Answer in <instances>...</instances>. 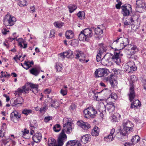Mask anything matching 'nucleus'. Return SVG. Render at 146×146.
<instances>
[{
	"instance_id": "obj_1",
	"label": "nucleus",
	"mask_w": 146,
	"mask_h": 146,
	"mask_svg": "<svg viewBox=\"0 0 146 146\" xmlns=\"http://www.w3.org/2000/svg\"><path fill=\"white\" fill-rule=\"evenodd\" d=\"M123 125V130L121 129H119V132H117L116 135L119 139H123L127 134L133 131V125L130 121L128 120H124Z\"/></svg>"
},
{
	"instance_id": "obj_2",
	"label": "nucleus",
	"mask_w": 146,
	"mask_h": 146,
	"mask_svg": "<svg viewBox=\"0 0 146 146\" xmlns=\"http://www.w3.org/2000/svg\"><path fill=\"white\" fill-rule=\"evenodd\" d=\"M93 35L92 31L90 28H86L82 30L79 35L80 41H88Z\"/></svg>"
},
{
	"instance_id": "obj_3",
	"label": "nucleus",
	"mask_w": 146,
	"mask_h": 146,
	"mask_svg": "<svg viewBox=\"0 0 146 146\" xmlns=\"http://www.w3.org/2000/svg\"><path fill=\"white\" fill-rule=\"evenodd\" d=\"M122 38H118L115 41H114L112 45L111 46V48L114 49L115 50V51L114 52V54L113 55L114 57L116 59L115 60V63L117 65H119L121 62L120 58V56L121 55V54L120 53V51L119 49H117V48L115 47L114 45L117 44L119 39H121Z\"/></svg>"
},
{
	"instance_id": "obj_4",
	"label": "nucleus",
	"mask_w": 146,
	"mask_h": 146,
	"mask_svg": "<svg viewBox=\"0 0 146 146\" xmlns=\"http://www.w3.org/2000/svg\"><path fill=\"white\" fill-rule=\"evenodd\" d=\"M84 117L86 118H93L97 114V111L93 107H90L85 109L84 111Z\"/></svg>"
},
{
	"instance_id": "obj_5",
	"label": "nucleus",
	"mask_w": 146,
	"mask_h": 146,
	"mask_svg": "<svg viewBox=\"0 0 146 146\" xmlns=\"http://www.w3.org/2000/svg\"><path fill=\"white\" fill-rule=\"evenodd\" d=\"M16 20L15 18L10 15H5L3 20L4 24L5 26H12L13 25Z\"/></svg>"
},
{
	"instance_id": "obj_6",
	"label": "nucleus",
	"mask_w": 146,
	"mask_h": 146,
	"mask_svg": "<svg viewBox=\"0 0 146 146\" xmlns=\"http://www.w3.org/2000/svg\"><path fill=\"white\" fill-rule=\"evenodd\" d=\"M124 71L128 73L133 72L135 71L137 68L133 61L128 62L124 67Z\"/></svg>"
},
{
	"instance_id": "obj_7",
	"label": "nucleus",
	"mask_w": 146,
	"mask_h": 146,
	"mask_svg": "<svg viewBox=\"0 0 146 146\" xmlns=\"http://www.w3.org/2000/svg\"><path fill=\"white\" fill-rule=\"evenodd\" d=\"M72 124L71 122L68 121L67 118L63 119V129L62 130H64V133L66 132L67 133H69L72 131Z\"/></svg>"
},
{
	"instance_id": "obj_8",
	"label": "nucleus",
	"mask_w": 146,
	"mask_h": 146,
	"mask_svg": "<svg viewBox=\"0 0 146 146\" xmlns=\"http://www.w3.org/2000/svg\"><path fill=\"white\" fill-rule=\"evenodd\" d=\"M121 8L122 9L121 13L124 17L129 16L130 12L132 11L131 6L129 4H125L122 5Z\"/></svg>"
},
{
	"instance_id": "obj_9",
	"label": "nucleus",
	"mask_w": 146,
	"mask_h": 146,
	"mask_svg": "<svg viewBox=\"0 0 146 146\" xmlns=\"http://www.w3.org/2000/svg\"><path fill=\"white\" fill-rule=\"evenodd\" d=\"M67 138V136L64 132V130H62L58 138L57 146H62L64 143L66 141Z\"/></svg>"
},
{
	"instance_id": "obj_10",
	"label": "nucleus",
	"mask_w": 146,
	"mask_h": 146,
	"mask_svg": "<svg viewBox=\"0 0 146 146\" xmlns=\"http://www.w3.org/2000/svg\"><path fill=\"white\" fill-rule=\"evenodd\" d=\"M108 70L106 69L100 68L96 70L95 74L96 77H101L108 74Z\"/></svg>"
},
{
	"instance_id": "obj_11",
	"label": "nucleus",
	"mask_w": 146,
	"mask_h": 146,
	"mask_svg": "<svg viewBox=\"0 0 146 146\" xmlns=\"http://www.w3.org/2000/svg\"><path fill=\"white\" fill-rule=\"evenodd\" d=\"M10 117L11 121L16 123L18 122L21 115L17 111L14 110L11 113Z\"/></svg>"
},
{
	"instance_id": "obj_12",
	"label": "nucleus",
	"mask_w": 146,
	"mask_h": 146,
	"mask_svg": "<svg viewBox=\"0 0 146 146\" xmlns=\"http://www.w3.org/2000/svg\"><path fill=\"white\" fill-rule=\"evenodd\" d=\"M129 88V99L130 102L132 101L135 97V93L134 89L133 83H130Z\"/></svg>"
},
{
	"instance_id": "obj_13",
	"label": "nucleus",
	"mask_w": 146,
	"mask_h": 146,
	"mask_svg": "<svg viewBox=\"0 0 146 146\" xmlns=\"http://www.w3.org/2000/svg\"><path fill=\"white\" fill-rule=\"evenodd\" d=\"M77 125L84 130H87L90 127V125L87 123L84 122L82 120L78 121L77 122Z\"/></svg>"
},
{
	"instance_id": "obj_14",
	"label": "nucleus",
	"mask_w": 146,
	"mask_h": 146,
	"mask_svg": "<svg viewBox=\"0 0 146 146\" xmlns=\"http://www.w3.org/2000/svg\"><path fill=\"white\" fill-rule=\"evenodd\" d=\"M115 130L114 129H112L110 131V134L107 137H104V139L107 141H111L114 139L115 135L114 134Z\"/></svg>"
},
{
	"instance_id": "obj_15",
	"label": "nucleus",
	"mask_w": 146,
	"mask_h": 146,
	"mask_svg": "<svg viewBox=\"0 0 146 146\" xmlns=\"http://www.w3.org/2000/svg\"><path fill=\"white\" fill-rule=\"evenodd\" d=\"M24 102L23 98L21 97H19L14 100L13 106L15 107L21 106H22Z\"/></svg>"
},
{
	"instance_id": "obj_16",
	"label": "nucleus",
	"mask_w": 146,
	"mask_h": 146,
	"mask_svg": "<svg viewBox=\"0 0 146 146\" xmlns=\"http://www.w3.org/2000/svg\"><path fill=\"white\" fill-rule=\"evenodd\" d=\"M81 144L79 141L76 140H70L66 143V146H81Z\"/></svg>"
},
{
	"instance_id": "obj_17",
	"label": "nucleus",
	"mask_w": 146,
	"mask_h": 146,
	"mask_svg": "<svg viewBox=\"0 0 146 146\" xmlns=\"http://www.w3.org/2000/svg\"><path fill=\"white\" fill-rule=\"evenodd\" d=\"M104 56L106 60H107L111 64L112 61H113L115 62L116 59L113 54L108 53L106 54Z\"/></svg>"
},
{
	"instance_id": "obj_18",
	"label": "nucleus",
	"mask_w": 146,
	"mask_h": 146,
	"mask_svg": "<svg viewBox=\"0 0 146 146\" xmlns=\"http://www.w3.org/2000/svg\"><path fill=\"white\" fill-rule=\"evenodd\" d=\"M50 102L49 103V106L52 108H57L59 106V103L56 99H49Z\"/></svg>"
},
{
	"instance_id": "obj_19",
	"label": "nucleus",
	"mask_w": 146,
	"mask_h": 146,
	"mask_svg": "<svg viewBox=\"0 0 146 146\" xmlns=\"http://www.w3.org/2000/svg\"><path fill=\"white\" fill-rule=\"evenodd\" d=\"M42 139V135L40 133H36L32 137L33 140L36 143L40 142Z\"/></svg>"
},
{
	"instance_id": "obj_20",
	"label": "nucleus",
	"mask_w": 146,
	"mask_h": 146,
	"mask_svg": "<svg viewBox=\"0 0 146 146\" xmlns=\"http://www.w3.org/2000/svg\"><path fill=\"white\" fill-rule=\"evenodd\" d=\"M115 76L114 75L111 74L107 78V81L109 82L111 86H114L115 85L114 82H115L116 81L115 80Z\"/></svg>"
},
{
	"instance_id": "obj_21",
	"label": "nucleus",
	"mask_w": 146,
	"mask_h": 146,
	"mask_svg": "<svg viewBox=\"0 0 146 146\" xmlns=\"http://www.w3.org/2000/svg\"><path fill=\"white\" fill-rule=\"evenodd\" d=\"M138 20V16L135 15H133L129 17V20L132 25H134Z\"/></svg>"
},
{
	"instance_id": "obj_22",
	"label": "nucleus",
	"mask_w": 146,
	"mask_h": 146,
	"mask_svg": "<svg viewBox=\"0 0 146 146\" xmlns=\"http://www.w3.org/2000/svg\"><path fill=\"white\" fill-rule=\"evenodd\" d=\"M141 104L140 101L139 100H136L133 101L132 104H131V108H137L140 107L141 106Z\"/></svg>"
},
{
	"instance_id": "obj_23",
	"label": "nucleus",
	"mask_w": 146,
	"mask_h": 146,
	"mask_svg": "<svg viewBox=\"0 0 146 146\" xmlns=\"http://www.w3.org/2000/svg\"><path fill=\"white\" fill-rule=\"evenodd\" d=\"M74 35L73 32L71 30H68L66 31L65 33V36L68 39L72 38Z\"/></svg>"
},
{
	"instance_id": "obj_24",
	"label": "nucleus",
	"mask_w": 146,
	"mask_h": 146,
	"mask_svg": "<svg viewBox=\"0 0 146 146\" xmlns=\"http://www.w3.org/2000/svg\"><path fill=\"white\" fill-rule=\"evenodd\" d=\"M123 42L122 43H120V48H119V50L123 48L127 45L128 46H129V42L127 38H124V39H123Z\"/></svg>"
},
{
	"instance_id": "obj_25",
	"label": "nucleus",
	"mask_w": 146,
	"mask_h": 146,
	"mask_svg": "<svg viewBox=\"0 0 146 146\" xmlns=\"http://www.w3.org/2000/svg\"><path fill=\"white\" fill-rule=\"evenodd\" d=\"M100 131V129L97 126L94 127L92 130L91 134L93 136H97L98 135Z\"/></svg>"
},
{
	"instance_id": "obj_26",
	"label": "nucleus",
	"mask_w": 146,
	"mask_h": 146,
	"mask_svg": "<svg viewBox=\"0 0 146 146\" xmlns=\"http://www.w3.org/2000/svg\"><path fill=\"white\" fill-rule=\"evenodd\" d=\"M95 35H96L97 37H98L99 36L103 33V30L100 27H98L94 29Z\"/></svg>"
},
{
	"instance_id": "obj_27",
	"label": "nucleus",
	"mask_w": 146,
	"mask_h": 146,
	"mask_svg": "<svg viewBox=\"0 0 146 146\" xmlns=\"http://www.w3.org/2000/svg\"><path fill=\"white\" fill-rule=\"evenodd\" d=\"M90 138L88 135H85L82 137L81 139V142L84 144H86L88 141H90Z\"/></svg>"
},
{
	"instance_id": "obj_28",
	"label": "nucleus",
	"mask_w": 146,
	"mask_h": 146,
	"mask_svg": "<svg viewBox=\"0 0 146 146\" xmlns=\"http://www.w3.org/2000/svg\"><path fill=\"white\" fill-rule=\"evenodd\" d=\"M56 140L54 139L52 137H50L48 139V146H56Z\"/></svg>"
},
{
	"instance_id": "obj_29",
	"label": "nucleus",
	"mask_w": 146,
	"mask_h": 146,
	"mask_svg": "<svg viewBox=\"0 0 146 146\" xmlns=\"http://www.w3.org/2000/svg\"><path fill=\"white\" fill-rule=\"evenodd\" d=\"M140 139V137L138 135H136L133 137L131 141L133 144H135L139 141Z\"/></svg>"
},
{
	"instance_id": "obj_30",
	"label": "nucleus",
	"mask_w": 146,
	"mask_h": 146,
	"mask_svg": "<svg viewBox=\"0 0 146 146\" xmlns=\"http://www.w3.org/2000/svg\"><path fill=\"white\" fill-rule=\"evenodd\" d=\"M111 117L113 121L116 122L120 119L121 115L118 113H115Z\"/></svg>"
},
{
	"instance_id": "obj_31",
	"label": "nucleus",
	"mask_w": 146,
	"mask_h": 146,
	"mask_svg": "<svg viewBox=\"0 0 146 146\" xmlns=\"http://www.w3.org/2000/svg\"><path fill=\"white\" fill-rule=\"evenodd\" d=\"M29 71L31 74L35 76H37L40 72L38 69L36 68H32Z\"/></svg>"
},
{
	"instance_id": "obj_32",
	"label": "nucleus",
	"mask_w": 146,
	"mask_h": 146,
	"mask_svg": "<svg viewBox=\"0 0 146 146\" xmlns=\"http://www.w3.org/2000/svg\"><path fill=\"white\" fill-rule=\"evenodd\" d=\"M68 7L69 9V11L70 13L74 12L77 8V6L73 4H70Z\"/></svg>"
},
{
	"instance_id": "obj_33",
	"label": "nucleus",
	"mask_w": 146,
	"mask_h": 146,
	"mask_svg": "<svg viewBox=\"0 0 146 146\" xmlns=\"http://www.w3.org/2000/svg\"><path fill=\"white\" fill-rule=\"evenodd\" d=\"M101 62L102 64L105 66H108L111 64L107 60H106L104 56L102 59Z\"/></svg>"
},
{
	"instance_id": "obj_34",
	"label": "nucleus",
	"mask_w": 146,
	"mask_h": 146,
	"mask_svg": "<svg viewBox=\"0 0 146 146\" xmlns=\"http://www.w3.org/2000/svg\"><path fill=\"white\" fill-rule=\"evenodd\" d=\"M29 132V130L26 129H25L24 131H22L21 132L23 137L26 139H29L30 137H26V136L28 135Z\"/></svg>"
},
{
	"instance_id": "obj_35",
	"label": "nucleus",
	"mask_w": 146,
	"mask_h": 146,
	"mask_svg": "<svg viewBox=\"0 0 146 146\" xmlns=\"http://www.w3.org/2000/svg\"><path fill=\"white\" fill-rule=\"evenodd\" d=\"M131 51H130L131 54H134L135 53L138 51V49L135 45H133L131 49Z\"/></svg>"
},
{
	"instance_id": "obj_36",
	"label": "nucleus",
	"mask_w": 146,
	"mask_h": 146,
	"mask_svg": "<svg viewBox=\"0 0 146 146\" xmlns=\"http://www.w3.org/2000/svg\"><path fill=\"white\" fill-rule=\"evenodd\" d=\"M77 16L80 19H83L85 18V13L83 11H80L77 13Z\"/></svg>"
},
{
	"instance_id": "obj_37",
	"label": "nucleus",
	"mask_w": 146,
	"mask_h": 146,
	"mask_svg": "<svg viewBox=\"0 0 146 146\" xmlns=\"http://www.w3.org/2000/svg\"><path fill=\"white\" fill-rule=\"evenodd\" d=\"M134 54H131L129 53L127 54V57L129 58H131L132 60H137L138 59V57L137 55H134Z\"/></svg>"
},
{
	"instance_id": "obj_38",
	"label": "nucleus",
	"mask_w": 146,
	"mask_h": 146,
	"mask_svg": "<svg viewBox=\"0 0 146 146\" xmlns=\"http://www.w3.org/2000/svg\"><path fill=\"white\" fill-rule=\"evenodd\" d=\"M64 23L62 22H56L54 23V26L58 28H60L64 25Z\"/></svg>"
},
{
	"instance_id": "obj_39",
	"label": "nucleus",
	"mask_w": 146,
	"mask_h": 146,
	"mask_svg": "<svg viewBox=\"0 0 146 146\" xmlns=\"http://www.w3.org/2000/svg\"><path fill=\"white\" fill-rule=\"evenodd\" d=\"M60 126L59 124H56L53 127L54 131L56 132H58L60 130Z\"/></svg>"
},
{
	"instance_id": "obj_40",
	"label": "nucleus",
	"mask_w": 146,
	"mask_h": 146,
	"mask_svg": "<svg viewBox=\"0 0 146 146\" xmlns=\"http://www.w3.org/2000/svg\"><path fill=\"white\" fill-rule=\"evenodd\" d=\"M62 68V65L58 63H57L56 64L55 68L56 70L58 72L60 71Z\"/></svg>"
},
{
	"instance_id": "obj_41",
	"label": "nucleus",
	"mask_w": 146,
	"mask_h": 146,
	"mask_svg": "<svg viewBox=\"0 0 146 146\" xmlns=\"http://www.w3.org/2000/svg\"><path fill=\"white\" fill-rule=\"evenodd\" d=\"M27 44L25 43L24 41H23L19 43V46L21 48H25L27 47Z\"/></svg>"
},
{
	"instance_id": "obj_42",
	"label": "nucleus",
	"mask_w": 146,
	"mask_h": 146,
	"mask_svg": "<svg viewBox=\"0 0 146 146\" xmlns=\"http://www.w3.org/2000/svg\"><path fill=\"white\" fill-rule=\"evenodd\" d=\"M32 112V110L30 109H24L22 111V113L26 115L30 113H31Z\"/></svg>"
},
{
	"instance_id": "obj_43",
	"label": "nucleus",
	"mask_w": 146,
	"mask_h": 146,
	"mask_svg": "<svg viewBox=\"0 0 146 146\" xmlns=\"http://www.w3.org/2000/svg\"><path fill=\"white\" fill-rule=\"evenodd\" d=\"M102 54V52L101 50H99V52L97 54L96 57V60L97 62H99L100 60L101 61V55Z\"/></svg>"
},
{
	"instance_id": "obj_44",
	"label": "nucleus",
	"mask_w": 146,
	"mask_h": 146,
	"mask_svg": "<svg viewBox=\"0 0 146 146\" xmlns=\"http://www.w3.org/2000/svg\"><path fill=\"white\" fill-rule=\"evenodd\" d=\"M24 64L25 65V66H23V64L22 63L21 64V66L25 69L26 70L28 69L30 67H32L31 66H30L29 64H28V62H27V61H25V62L24 63Z\"/></svg>"
},
{
	"instance_id": "obj_45",
	"label": "nucleus",
	"mask_w": 146,
	"mask_h": 146,
	"mask_svg": "<svg viewBox=\"0 0 146 146\" xmlns=\"http://www.w3.org/2000/svg\"><path fill=\"white\" fill-rule=\"evenodd\" d=\"M23 92V90L21 88H18L17 91H15L14 94L15 95L18 94L19 96L21 95Z\"/></svg>"
},
{
	"instance_id": "obj_46",
	"label": "nucleus",
	"mask_w": 146,
	"mask_h": 146,
	"mask_svg": "<svg viewBox=\"0 0 146 146\" xmlns=\"http://www.w3.org/2000/svg\"><path fill=\"white\" fill-rule=\"evenodd\" d=\"M26 0H20L19 2V5L20 7L24 6L26 5Z\"/></svg>"
},
{
	"instance_id": "obj_47",
	"label": "nucleus",
	"mask_w": 146,
	"mask_h": 146,
	"mask_svg": "<svg viewBox=\"0 0 146 146\" xmlns=\"http://www.w3.org/2000/svg\"><path fill=\"white\" fill-rule=\"evenodd\" d=\"M29 84L31 88V89H38V86L37 84L30 83Z\"/></svg>"
},
{
	"instance_id": "obj_48",
	"label": "nucleus",
	"mask_w": 146,
	"mask_h": 146,
	"mask_svg": "<svg viewBox=\"0 0 146 146\" xmlns=\"http://www.w3.org/2000/svg\"><path fill=\"white\" fill-rule=\"evenodd\" d=\"M67 53L68 56V58H72L73 57L72 54L73 52L72 51L70 50H68L66 51Z\"/></svg>"
},
{
	"instance_id": "obj_49",
	"label": "nucleus",
	"mask_w": 146,
	"mask_h": 146,
	"mask_svg": "<svg viewBox=\"0 0 146 146\" xmlns=\"http://www.w3.org/2000/svg\"><path fill=\"white\" fill-rule=\"evenodd\" d=\"M95 90H90L88 94L89 96L91 97L94 98L95 96Z\"/></svg>"
},
{
	"instance_id": "obj_50",
	"label": "nucleus",
	"mask_w": 146,
	"mask_h": 146,
	"mask_svg": "<svg viewBox=\"0 0 146 146\" xmlns=\"http://www.w3.org/2000/svg\"><path fill=\"white\" fill-rule=\"evenodd\" d=\"M100 50H101L102 53L103 52H105L106 50V49L105 46H104V44L102 43L101 44H100Z\"/></svg>"
},
{
	"instance_id": "obj_51",
	"label": "nucleus",
	"mask_w": 146,
	"mask_h": 146,
	"mask_svg": "<svg viewBox=\"0 0 146 146\" xmlns=\"http://www.w3.org/2000/svg\"><path fill=\"white\" fill-rule=\"evenodd\" d=\"M60 93L63 96L66 95L67 94V89H61L60 91Z\"/></svg>"
},
{
	"instance_id": "obj_52",
	"label": "nucleus",
	"mask_w": 146,
	"mask_h": 146,
	"mask_svg": "<svg viewBox=\"0 0 146 146\" xmlns=\"http://www.w3.org/2000/svg\"><path fill=\"white\" fill-rule=\"evenodd\" d=\"M52 119V117L50 116H47L45 117L44 119V121L46 122H47L50 120Z\"/></svg>"
},
{
	"instance_id": "obj_53",
	"label": "nucleus",
	"mask_w": 146,
	"mask_h": 146,
	"mask_svg": "<svg viewBox=\"0 0 146 146\" xmlns=\"http://www.w3.org/2000/svg\"><path fill=\"white\" fill-rule=\"evenodd\" d=\"M55 33V31L54 30H52L51 31L50 34L49 35V38H52L54 37V34Z\"/></svg>"
},
{
	"instance_id": "obj_54",
	"label": "nucleus",
	"mask_w": 146,
	"mask_h": 146,
	"mask_svg": "<svg viewBox=\"0 0 146 146\" xmlns=\"http://www.w3.org/2000/svg\"><path fill=\"white\" fill-rule=\"evenodd\" d=\"M114 73L116 74H120L121 75L122 72V70H116L115 69L114 71Z\"/></svg>"
},
{
	"instance_id": "obj_55",
	"label": "nucleus",
	"mask_w": 146,
	"mask_h": 146,
	"mask_svg": "<svg viewBox=\"0 0 146 146\" xmlns=\"http://www.w3.org/2000/svg\"><path fill=\"white\" fill-rule=\"evenodd\" d=\"M109 107L110 108L109 110L113 111L115 110V107L113 103L109 105Z\"/></svg>"
},
{
	"instance_id": "obj_56",
	"label": "nucleus",
	"mask_w": 146,
	"mask_h": 146,
	"mask_svg": "<svg viewBox=\"0 0 146 146\" xmlns=\"http://www.w3.org/2000/svg\"><path fill=\"white\" fill-rule=\"evenodd\" d=\"M131 81H132V82H133L137 80V78L135 76L133 75L131 76Z\"/></svg>"
},
{
	"instance_id": "obj_57",
	"label": "nucleus",
	"mask_w": 146,
	"mask_h": 146,
	"mask_svg": "<svg viewBox=\"0 0 146 146\" xmlns=\"http://www.w3.org/2000/svg\"><path fill=\"white\" fill-rule=\"evenodd\" d=\"M80 61L82 63H86L89 61V60H85L83 59H79Z\"/></svg>"
},
{
	"instance_id": "obj_58",
	"label": "nucleus",
	"mask_w": 146,
	"mask_h": 146,
	"mask_svg": "<svg viewBox=\"0 0 146 146\" xmlns=\"http://www.w3.org/2000/svg\"><path fill=\"white\" fill-rule=\"evenodd\" d=\"M8 32H9V31H7L6 28H4L2 30V33L4 35H6Z\"/></svg>"
},
{
	"instance_id": "obj_59",
	"label": "nucleus",
	"mask_w": 146,
	"mask_h": 146,
	"mask_svg": "<svg viewBox=\"0 0 146 146\" xmlns=\"http://www.w3.org/2000/svg\"><path fill=\"white\" fill-rule=\"evenodd\" d=\"M122 4L121 2L119 1L118 3L115 5V7L117 9H119L121 7V6Z\"/></svg>"
},
{
	"instance_id": "obj_60",
	"label": "nucleus",
	"mask_w": 146,
	"mask_h": 146,
	"mask_svg": "<svg viewBox=\"0 0 146 146\" xmlns=\"http://www.w3.org/2000/svg\"><path fill=\"white\" fill-rule=\"evenodd\" d=\"M139 7L142 8L143 9H145L146 7V4L143 2L142 5H139Z\"/></svg>"
},
{
	"instance_id": "obj_61",
	"label": "nucleus",
	"mask_w": 146,
	"mask_h": 146,
	"mask_svg": "<svg viewBox=\"0 0 146 146\" xmlns=\"http://www.w3.org/2000/svg\"><path fill=\"white\" fill-rule=\"evenodd\" d=\"M137 4L138 6L139 7V5H142L143 3L142 1L140 0H137Z\"/></svg>"
},
{
	"instance_id": "obj_62",
	"label": "nucleus",
	"mask_w": 146,
	"mask_h": 146,
	"mask_svg": "<svg viewBox=\"0 0 146 146\" xmlns=\"http://www.w3.org/2000/svg\"><path fill=\"white\" fill-rule=\"evenodd\" d=\"M78 41L76 39L73 40L72 41V45H74V43H75V45H77L78 44Z\"/></svg>"
},
{
	"instance_id": "obj_63",
	"label": "nucleus",
	"mask_w": 146,
	"mask_h": 146,
	"mask_svg": "<svg viewBox=\"0 0 146 146\" xmlns=\"http://www.w3.org/2000/svg\"><path fill=\"white\" fill-rule=\"evenodd\" d=\"M123 23H124V25H132L130 21H125V22H124Z\"/></svg>"
},
{
	"instance_id": "obj_64",
	"label": "nucleus",
	"mask_w": 146,
	"mask_h": 146,
	"mask_svg": "<svg viewBox=\"0 0 146 146\" xmlns=\"http://www.w3.org/2000/svg\"><path fill=\"white\" fill-rule=\"evenodd\" d=\"M81 51L79 52V53H77L76 55L75 58L76 59L80 57V56H81Z\"/></svg>"
}]
</instances>
